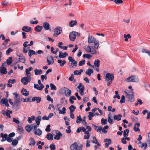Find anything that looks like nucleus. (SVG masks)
Segmentation results:
<instances>
[{
    "label": "nucleus",
    "instance_id": "obj_1",
    "mask_svg": "<svg viewBox=\"0 0 150 150\" xmlns=\"http://www.w3.org/2000/svg\"><path fill=\"white\" fill-rule=\"evenodd\" d=\"M125 93L127 95L126 97L128 99L129 101L132 102L134 101V93L133 91L125 90Z\"/></svg>",
    "mask_w": 150,
    "mask_h": 150
},
{
    "label": "nucleus",
    "instance_id": "obj_2",
    "mask_svg": "<svg viewBox=\"0 0 150 150\" xmlns=\"http://www.w3.org/2000/svg\"><path fill=\"white\" fill-rule=\"evenodd\" d=\"M105 77L106 78L105 81H106L107 85L109 86L111 84L112 81L114 79V75L108 73L106 74Z\"/></svg>",
    "mask_w": 150,
    "mask_h": 150
},
{
    "label": "nucleus",
    "instance_id": "obj_3",
    "mask_svg": "<svg viewBox=\"0 0 150 150\" xmlns=\"http://www.w3.org/2000/svg\"><path fill=\"white\" fill-rule=\"evenodd\" d=\"M82 144L78 146L77 143L75 142L70 146V149L71 150H82Z\"/></svg>",
    "mask_w": 150,
    "mask_h": 150
},
{
    "label": "nucleus",
    "instance_id": "obj_4",
    "mask_svg": "<svg viewBox=\"0 0 150 150\" xmlns=\"http://www.w3.org/2000/svg\"><path fill=\"white\" fill-rule=\"evenodd\" d=\"M31 76H28L23 77L21 80V81L23 84L26 85L31 81Z\"/></svg>",
    "mask_w": 150,
    "mask_h": 150
},
{
    "label": "nucleus",
    "instance_id": "obj_5",
    "mask_svg": "<svg viewBox=\"0 0 150 150\" xmlns=\"http://www.w3.org/2000/svg\"><path fill=\"white\" fill-rule=\"evenodd\" d=\"M127 81H131L133 82H137L139 81L138 77L136 76H131L129 78L126 79Z\"/></svg>",
    "mask_w": 150,
    "mask_h": 150
},
{
    "label": "nucleus",
    "instance_id": "obj_6",
    "mask_svg": "<svg viewBox=\"0 0 150 150\" xmlns=\"http://www.w3.org/2000/svg\"><path fill=\"white\" fill-rule=\"evenodd\" d=\"M61 107V105L60 104H58L57 105L56 110H58L59 113L62 114H64L66 113V108L65 107L63 108L62 110L60 109Z\"/></svg>",
    "mask_w": 150,
    "mask_h": 150
},
{
    "label": "nucleus",
    "instance_id": "obj_7",
    "mask_svg": "<svg viewBox=\"0 0 150 150\" xmlns=\"http://www.w3.org/2000/svg\"><path fill=\"white\" fill-rule=\"evenodd\" d=\"M62 31V28L60 27H58L55 28L54 30V33L53 35L57 37L58 35L61 33Z\"/></svg>",
    "mask_w": 150,
    "mask_h": 150
},
{
    "label": "nucleus",
    "instance_id": "obj_8",
    "mask_svg": "<svg viewBox=\"0 0 150 150\" xmlns=\"http://www.w3.org/2000/svg\"><path fill=\"white\" fill-rule=\"evenodd\" d=\"M47 62H48V65L52 64L54 63V59L52 56H49L47 57Z\"/></svg>",
    "mask_w": 150,
    "mask_h": 150
},
{
    "label": "nucleus",
    "instance_id": "obj_9",
    "mask_svg": "<svg viewBox=\"0 0 150 150\" xmlns=\"http://www.w3.org/2000/svg\"><path fill=\"white\" fill-rule=\"evenodd\" d=\"M140 126V124L139 122L136 123L134 125L133 129L135 132H139L140 131V129L139 127Z\"/></svg>",
    "mask_w": 150,
    "mask_h": 150
},
{
    "label": "nucleus",
    "instance_id": "obj_10",
    "mask_svg": "<svg viewBox=\"0 0 150 150\" xmlns=\"http://www.w3.org/2000/svg\"><path fill=\"white\" fill-rule=\"evenodd\" d=\"M104 141L105 142H106L105 144V147L106 148L108 147L109 145L112 143L111 140L110 139H105Z\"/></svg>",
    "mask_w": 150,
    "mask_h": 150
},
{
    "label": "nucleus",
    "instance_id": "obj_11",
    "mask_svg": "<svg viewBox=\"0 0 150 150\" xmlns=\"http://www.w3.org/2000/svg\"><path fill=\"white\" fill-rule=\"evenodd\" d=\"M138 145L141 148H143L144 147V149L145 150L147 147V144L145 143H142L141 142H140L138 143Z\"/></svg>",
    "mask_w": 150,
    "mask_h": 150
},
{
    "label": "nucleus",
    "instance_id": "obj_12",
    "mask_svg": "<svg viewBox=\"0 0 150 150\" xmlns=\"http://www.w3.org/2000/svg\"><path fill=\"white\" fill-rule=\"evenodd\" d=\"M68 60L70 62H71V64H73L74 67H76L77 65V62L75 61L74 59H73L71 57H68Z\"/></svg>",
    "mask_w": 150,
    "mask_h": 150
},
{
    "label": "nucleus",
    "instance_id": "obj_13",
    "mask_svg": "<svg viewBox=\"0 0 150 150\" xmlns=\"http://www.w3.org/2000/svg\"><path fill=\"white\" fill-rule=\"evenodd\" d=\"M69 38L71 41H74L75 40L76 38L75 35L74 33V31L71 32L69 33Z\"/></svg>",
    "mask_w": 150,
    "mask_h": 150
},
{
    "label": "nucleus",
    "instance_id": "obj_14",
    "mask_svg": "<svg viewBox=\"0 0 150 150\" xmlns=\"http://www.w3.org/2000/svg\"><path fill=\"white\" fill-rule=\"evenodd\" d=\"M68 55V53L66 52L63 53V52L61 51L59 52V57L60 58H64Z\"/></svg>",
    "mask_w": 150,
    "mask_h": 150
},
{
    "label": "nucleus",
    "instance_id": "obj_15",
    "mask_svg": "<svg viewBox=\"0 0 150 150\" xmlns=\"http://www.w3.org/2000/svg\"><path fill=\"white\" fill-rule=\"evenodd\" d=\"M31 29V28L30 27H28L27 26H25L22 28V30L24 31L28 32L30 31Z\"/></svg>",
    "mask_w": 150,
    "mask_h": 150
},
{
    "label": "nucleus",
    "instance_id": "obj_16",
    "mask_svg": "<svg viewBox=\"0 0 150 150\" xmlns=\"http://www.w3.org/2000/svg\"><path fill=\"white\" fill-rule=\"evenodd\" d=\"M41 100V99L40 97L35 96L32 98V101L34 102L36 100L37 103H39L40 102Z\"/></svg>",
    "mask_w": 150,
    "mask_h": 150
},
{
    "label": "nucleus",
    "instance_id": "obj_17",
    "mask_svg": "<svg viewBox=\"0 0 150 150\" xmlns=\"http://www.w3.org/2000/svg\"><path fill=\"white\" fill-rule=\"evenodd\" d=\"M64 89L65 96H69L71 95V91L67 88H64Z\"/></svg>",
    "mask_w": 150,
    "mask_h": 150
},
{
    "label": "nucleus",
    "instance_id": "obj_18",
    "mask_svg": "<svg viewBox=\"0 0 150 150\" xmlns=\"http://www.w3.org/2000/svg\"><path fill=\"white\" fill-rule=\"evenodd\" d=\"M21 92L22 94L25 96H28L29 94L28 91H27L25 88H23L21 90Z\"/></svg>",
    "mask_w": 150,
    "mask_h": 150
},
{
    "label": "nucleus",
    "instance_id": "obj_19",
    "mask_svg": "<svg viewBox=\"0 0 150 150\" xmlns=\"http://www.w3.org/2000/svg\"><path fill=\"white\" fill-rule=\"evenodd\" d=\"M33 125H34V124H32L31 125H27L25 127V129L26 131L29 132H30L31 130L33 129Z\"/></svg>",
    "mask_w": 150,
    "mask_h": 150
},
{
    "label": "nucleus",
    "instance_id": "obj_20",
    "mask_svg": "<svg viewBox=\"0 0 150 150\" xmlns=\"http://www.w3.org/2000/svg\"><path fill=\"white\" fill-rule=\"evenodd\" d=\"M15 80L14 79L12 80L11 79L9 80L7 84V86L9 87H11L12 86V84L14 83L15 82Z\"/></svg>",
    "mask_w": 150,
    "mask_h": 150
},
{
    "label": "nucleus",
    "instance_id": "obj_21",
    "mask_svg": "<svg viewBox=\"0 0 150 150\" xmlns=\"http://www.w3.org/2000/svg\"><path fill=\"white\" fill-rule=\"evenodd\" d=\"M96 39L93 36H89L88 38V43H93L95 40Z\"/></svg>",
    "mask_w": 150,
    "mask_h": 150
},
{
    "label": "nucleus",
    "instance_id": "obj_22",
    "mask_svg": "<svg viewBox=\"0 0 150 150\" xmlns=\"http://www.w3.org/2000/svg\"><path fill=\"white\" fill-rule=\"evenodd\" d=\"M34 87L35 88L38 90L42 91L43 89V88L44 87V85H41L40 87L38 84H34Z\"/></svg>",
    "mask_w": 150,
    "mask_h": 150
},
{
    "label": "nucleus",
    "instance_id": "obj_23",
    "mask_svg": "<svg viewBox=\"0 0 150 150\" xmlns=\"http://www.w3.org/2000/svg\"><path fill=\"white\" fill-rule=\"evenodd\" d=\"M43 26L45 30H48L50 29V24L47 22H45L43 24Z\"/></svg>",
    "mask_w": 150,
    "mask_h": 150
},
{
    "label": "nucleus",
    "instance_id": "obj_24",
    "mask_svg": "<svg viewBox=\"0 0 150 150\" xmlns=\"http://www.w3.org/2000/svg\"><path fill=\"white\" fill-rule=\"evenodd\" d=\"M93 43H94V46L95 48L97 49L99 45V42L98 40L96 39L94 40Z\"/></svg>",
    "mask_w": 150,
    "mask_h": 150
},
{
    "label": "nucleus",
    "instance_id": "obj_25",
    "mask_svg": "<svg viewBox=\"0 0 150 150\" xmlns=\"http://www.w3.org/2000/svg\"><path fill=\"white\" fill-rule=\"evenodd\" d=\"M122 117L121 114H118V115H115L114 117V119L115 120H117L119 121L121 120V118Z\"/></svg>",
    "mask_w": 150,
    "mask_h": 150
},
{
    "label": "nucleus",
    "instance_id": "obj_26",
    "mask_svg": "<svg viewBox=\"0 0 150 150\" xmlns=\"http://www.w3.org/2000/svg\"><path fill=\"white\" fill-rule=\"evenodd\" d=\"M93 69L90 68L88 69L86 71L85 74L86 75L90 76L92 73H93Z\"/></svg>",
    "mask_w": 150,
    "mask_h": 150
},
{
    "label": "nucleus",
    "instance_id": "obj_27",
    "mask_svg": "<svg viewBox=\"0 0 150 150\" xmlns=\"http://www.w3.org/2000/svg\"><path fill=\"white\" fill-rule=\"evenodd\" d=\"M42 130L39 129H37L36 130H35L34 132L35 134L38 136L42 134Z\"/></svg>",
    "mask_w": 150,
    "mask_h": 150
},
{
    "label": "nucleus",
    "instance_id": "obj_28",
    "mask_svg": "<svg viewBox=\"0 0 150 150\" xmlns=\"http://www.w3.org/2000/svg\"><path fill=\"white\" fill-rule=\"evenodd\" d=\"M93 140L92 142L93 143L96 144H97V146H100V144L98 143L97 140L96 139V137H93Z\"/></svg>",
    "mask_w": 150,
    "mask_h": 150
},
{
    "label": "nucleus",
    "instance_id": "obj_29",
    "mask_svg": "<svg viewBox=\"0 0 150 150\" xmlns=\"http://www.w3.org/2000/svg\"><path fill=\"white\" fill-rule=\"evenodd\" d=\"M43 28V26H40L39 25L36 26L35 29V30L37 32H40Z\"/></svg>",
    "mask_w": 150,
    "mask_h": 150
},
{
    "label": "nucleus",
    "instance_id": "obj_30",
    "mask_svg": "<svg viewBox=\"0 0 150 150\" xmlns=\"http://www.w3.org/2000/svg\"><path fill=\"white\" fill-rule=\"evenodd\" d=\"M28 54L29 56L30 57H31L33 54H35V55H37V53L35 51L32 50H29Z\"/></svg>",
    "mask_w": 150,
    "mask_h": 150
},
{
    "label": "nucleus",
    "instance_id": "obj_31",
    "mask_svg": "<svg viewBox=\"0 0 150 150\" xmlns=\"http://www.w3.org/2000/svg\"><path fill=\"white\" fill-rule=\"evenodd\" d=\"M83 72V70L82 69H80L79 71L75 70L74 71V73L75 75H79L81 74V73Z\"/></svg>",
    "mask_w": 150,
    "mask_h": 150
},
{
    "label": "nucleus",
    "instance_id": "obj_32",
    "mask_svg": "<svg viewBox=\"0 0 150 150\" xmlns=\"http://www.w3.org/2000/svg\"><path fill=\"white\" fill-rule=\"evenodd\" d=\"M46 138L49 140H52L53 139V136L51 133H48L46 135Z\"/></svg>",
    "mask_w": 150,
    "mask_h": 150
},
{
    "label": "nucleus",
    "instance_id": "obj_33",
    "mask_svg": "<svg viewBox=\"0 0 150 150\" xmlns=\"http://www.w3.org/2000/svg\"><path fill=\"white\" fill-rule=\"evenodd\" d=\"M62 135V134L60 132L57 133L56 135L54 137V139L57 140H59L60 138V136Z\"/></svg>",
    "mask_w": 150,
    "mask_h": 150
},
{
    "label": "nucleus",
    "instance_id": "obj_34",
    "mask_svg": "<svg viewBox=\"0 0 150 150\" xmlns=\"http://www.w3.org/2000/svg\"><path fill=\"white\" fill-rule=\"evenodd\" d=\"M17 130L18 133L20 134H23L24 131L23 128L21 127H18L17 128Z\"/></svg>",
    "mask_w": 150,
    "mask_h": 150
},
{
    "label": "nucleus",
    "instance_id": "obj_35",
    "mask_svg": "<svg viewBox=\"0 0 150 150\" xmlns=\"http://www.w3.org/2000/svg\"><path fill=\"white\" fill-rule=\"evenodd\" d=\"M57 62L60 64L59 65L61 67H63L66 63V62L65 60L62 61L61 59L58 60L57 61Z\"/></svg>",
    "mask_w": 150,
    "mask_h": 150
},
{
    "label": "nucleus",
    "instance_id": "obj_36",
    "mask_svg": "<svg viewBox=\"0 0 150 150\" xmlns=\"http://www.w3.org/2000/svg\"><path fill=\"white\" fill-rule=\"evenodd\" d=\"M19 103L14 102V104L13 105V108L16 109V110H17L19 108L20 104Z\"/></svg>",
    "mask_w": 150,
    "mask_h": 150
},
{
    "label": "nucleus",
    "instance_id": "obj_37",
    "mask_svg": "<svg viewBox=\"0 0 150 150\" xmlns=\"http://www.w3.org/2000/svg\"><path fill=\"white\" fill-rule=\"evenodd\" d=\"M7 72L6 69L5 67H3L0 69V73L3 74H5Z\"/></svg>",
    "mask_w": 150,
    "mask_h": 150
},
{
    "label": "nucleus",
    "instance_id": "obj_38",
    "mask_svg": "<svg viewBox=\"0 0 150 150\" xmlns=\"http://www.w3.org/2000/svg\"><path fill=\"white\" fill-rule=\"evenodd\" d=\"M93 126L94 127V129L96 131L98 132L101 133V130H102V127H98L94 125H93Z\"/></svg>",
    "mask_w": 150,
    "mask_h": 150
},
{
    "label": "nucleus",
    "instance_id": "obj_39",
    "mask_svg": "<svg viewBox=\"0 0 150 150\" xmlns=\"http://www.w3.org/2000/svg\"><path fill=\"white\" fill-rule=\"evenodd\" d=\"M111 114L109 113L108 115V121L110 124H112L113 123L112 119L111 117Z\"/></svg>",
    "mask_w": 150,
    "mask_h": 150
},
{
    "label": "nucleus",
    "instance_id": "obj_40",
    "mask_svg": "<svg viewBox=\"0 0 150 150\" xmlns=\"http://www.w3.org/2000/svg\"><path fill=\"white\" fill-rule=\"evenodd\" d=\"M83 48L87 52H90L91 51V47L89 46H85L83 47Z\"/></svg>",
    "mask_w": 150,
    "mask_h": 150
},
{
    "label": "nucleus",
    "instance_id": "obj_41",
    "mask_svg": "<svg viewBox=\"0 0 150 150\" xmlns=\"http://www.w3.org/2000/svg\"><path fill=\"white\" fill-rule=\"evenodd\" d=\"M41 118V117L39 116L37 117L35 119V122L37 125H40Z\"/></svg>",
    "mask_w": 150,
    "mask_h": 150
},
{
    "label": "nucleus",
    "instance_id": "obj_42",
    "mask_svg": "<svg viewBox=\"0 0 150 150\" xmlns=\"http://www.w3.org/2000/svg\"><path fill=\"white\" fill-rule=\"evenodd\" d=\"M30 142L29 145L30 146H33L35 144V142L34 139L33 138H31L30 139Z\"/></svg>",
    "mask_w": 150,
    "mask_h": 150
},
{
    "label": "nucleus",
    "instance_id": "obj_43",
    "mask_svg": "<svg viewBox=\"0 0 150 150\" xmlns=\"http://www.w3.org/2000/svg\"><path fill=\"white\" fill-rule=\"evenodd\" d=\"M69 26L71 27H73L77 24L76 21L72 20L69 23Z\"/></svg>",
    "mask_w": 150,
    "mask_h": 150
},
{
    "label": "nucleus",
    "instance_id": "obj_44",
    "mask_svg": "<svg viewBox=\"0 0 150 150\" xmlns=\"http://www.w3.org/2000/svg\"><path fill=\"white\" fill-rule=\"evenodd\" d=\"M35 75H40L42 73V71L41 69H36L34 70Z\"/></svg>",
    "mask_w": 150,
    "mask_h": 150
},
{
    "label": "nucleus",
    "instance_id": "obj_45",
    "mask_svg": "<svg viewBox=\"0 0 150 150\" xmlns=\"http://www.w3.org/2000/svg\"><path fill=\"white\" fill-rule=\"evenodd\" d=\"M129 132V130L128 129L125 130L123 132V136L125 137H127L128 135Z\"/></svg>",
    "mask_w": 150,
    "mask_h": 150
},
{
    "label": "nucleus",
    "instance_id": "obj_46",
    "mask_svg": "<svg viewBox=\"0 0 150 150\" xmlns=\"http://www.w3.org/2000/svg\"><path fill=\"white\" fill-rule=\"evenodd\" d=\"M19 59L20 61L22 63H25V58L24 56L22 55L19 56Z\"/></svg>",
    "mask_w": 150,
    "mask_h": 150
},
{
    "label": "nucleus",
    "instance_id": "obj_47",
    "mask_svg": "<svg viewBox=\"0 0 150 150\" xmlns=\"http://www.w3.org/2000/svg\"><path fill=\"white\" fill-rule=\"evenodd\" d=\"M100 61L99 59L95 60L94 62V65L98 67L100 66Z\"/></svg>",
    "mask_w": 150,
    "mask_h": 150
},
{
    "label": "nucleus",
    "instance_id": "obj_48",
    "mask_svg": "<svg viewBox=\"0 0 150 150\" xmlns=\"http://www.w3.org/2000/svg\"><path fill=\"white\" fill-rule=\"evenodd\" d=\"M12 58L11 57H9L8 59L6 60V62L8 65H10L12 62Z\"/></svg>",
    "mask_w": 150,
    "mask_h": 150
},
{
    "label": "nucleus",
    "instance_id": "obj_49",
    "mask_svg": "<svg viewBox=\"0 0 150 150\" xmlns=\"http://www.w3.org/2000/svg\"><path fill=\"white\" fill-rule=\"evenodd\" d=\"M12 113V112L11 111L9 110H7L5 112V114L9 118H10L11 116L10 115V114H11Z\"/></svg>",
    "mask_w": 150,
    "mask_h": 150
},
{
    "label": "nucleus",
    "instance_id": "obj_50",
    "mask_svg": "<svg viewBox=\"0 0 150 150\" xmlns=\"http://www.w3.org/2000/svg\"><path fill=\"white\" fill-rule=\"evenodd\" d=\"M82 121V119L81 117V116L79 115L77 117L76 122L77 123H80Z\"/></svg>",
    "mask_w": 150,
    "mask_h": 150
},
{
    "label": "nucleus",
    "instance_id": "obj_51",
    "mask_svg": "<svg viewBox=\"0 0 150 150\" xmlns=\"http://www.w3.org/2000/svg\"><path fill=\"white\" fill-rule=\"evenodd\" d=\"M61 102L62 104H67V101L65 99V97H63L61 99Z\"/></svg>",
    "mask_w": 150,
    "mask_h": 150
},
{
    "label": "nucleus",
    "instance_id": "obj_52",
    "mask_svg": "<svg viewBox=\"0 0 150 150\" xmlns=\"http://www.w3.org/2000/svg\"><path fill=\"white\" fill-rule=\"evenodd\" d=\"M7 101V98H3L0 101V103L4 104H5Z\"/></svg>",
    "mask_w": 150,
    "mask_h": 150
},
{
    "label": "nucleus",
    "instance_id": "obj_53",
    "mask_svg": "<svg viewBox=\"0 0 150 150\" xmlns=\"http://www.w3.org/2000/svg\"><path fill=\"white\" fill-rule=\"evenodd\" d=\"M83 58H85L86 57L89 59H90L92 57V56L88 54H84L83 56Z\"/></svg>",
    "mask_w": 150,
    "mask_h": 150
},
{
    "label": "nucleus",
    "instance_id": "obj_54",
    "mask_svg": "<svg viewBox=\"0 0 150 150\" xmlns=\"http://www.w3.org/2000/svg\"><path fill=\"white\" fill-rule=\"evenodd\" d=\"M107 120L106 119L102 118L101 120V124L102 125H106L107 124Z\"/></svg>",
    "mask_w": 150,
    "mask_h": 150
},
{
    "label": "nucleus",
    "instance_id": "obj_55",
    "mask_svg": "<svg viewBox=\"0 0 150 150\" xmlns=\"http://www.w3.org/2000/svg\"><path fill=\"white\" fill-rule=\"evenodd\" d=\"M51 88V89L52 90H56L57 88L56 86L52 83H50V84Z\"/></svg>",
    "mask_w": 150,
    "mask_h": 150
},
{
    "label": "nucleus",
    "instance_id": "obj_56",
    "mask_svg": "<svg viewBox=\"0 0 150 150\" xmlns=\"http://www.w3.org/2000/svg\"><path fill=\"white\" fill-rule=\"evenodd\" d=\"M76 107L74 105H72L70 106L69 107V109L70 110V111L71 112V110H72L73 111V112H74L75 110L76 109Z\"/></svg>",
    "mask_w": 150,
    "mask_h": 150
},
{
    "label": "nucleus",
    "instance_id": "obj_57",
    "mask_svg": "<svg viewBox=\"0 0 150 150\" xmlns=\"http://www.w3.org/2000/svg\"><path fill=\"white\" fill-rule=\"evenodd\" d=\"M18 141L16 139H14L12 141V144L13 146H16L18 143Z\"/></svg>",
    "mask_w": 150,
    "mask_h": 150
},
{
    "label": "nucleus",
    "instance_id": "obj_58",
    "mask_svg": "<svg viewBox=\"0 0 150 150\" xmlns=\"http://www.w3.org/2000/svg\"><path fill=\"white\" fill-rule=\"evenodd\" d=\"M49 147L51 150H55V149L56 148L55 147V145L53 143L51 144L50 145Z\"/></svg>",
    "mask_w": 150,
    "mask_h": 150
},
{
    "label": "nucleus",
    "instance_id": "obj_59",
    "mask_svg": "<svg viewBox=\"0 0 150 150\" xmlns=\"http://www.w3.org/2000/svg\"><path fill=\"white\" fill-rule=\"evenodd\" d=\"M85 64V61L84 59H83L79 61V66H82L84 65Z\"/></svg>",
    "mask_w": 150,
    "mask_h": 150
},
{
    "label": "nucleus",
    "instance_id": "obj_60",
    "mask_svg": "<svg viewBox=\"0 0 150 150\" xmlns=\"http://www.w3.org/2000/svg\"><path fill=\"white\" fill-rule=\"evenodd\" d=\"M125 102V97L124 95L122 96H121V99L120 101V102L121 103H124Z\"/></svg>",
    "mask_w": 150,
    "mask_h": 150
},
{
    "label": "nucleus",
    "instance_id": "obj_61",
    "mask_svg": "<svg viewBox=\"0 0 150 150\" xmlns=\"http://www.w3.org/2000/svg\"><path fill=\"white\" fill-rule=\"evenodd\" d=\"M51 126L50 125H48L46 128L45 129V130L47 132H49L51 131V129L50 128Z\"/></svg>",
    "mask_w": 150,
    "mask_h": 150
},
{
    "label": "nucleus",
    "instance_id": "obj_62",
    "mask_svg": "<svg viewBox=\"0 0 150 150\" xmlns=\"http://www.w3.org/2000/svg\"><path fill=\"white\" fill-rule=\"evenodd\" d=\"M77 88L79 89V91H80L81 89H83V90H84V86L82 85V84L81 83H80L79 84Z\"/></svg>",
    "mask_w": 150,
    "mask_h": 150
},
{
    "label": "nucleus",
    "instance_id": "obj_63",
    "mask_svg": "<svg viewBox=\"0 0 150 150\" xmlns=\"http://www.w3.org/2000/svg\"><path fill=\"white\" fill-rule=\"evenodd\" d=\"M13 51V50L10 48H8V49L6 51V55H8L11 52H12Z\"/></svg>",
    "mask_w": 150,
    "mask_h": 150
},
{
    "label": "nucleus",
    "instance_id": "obj_64",
    "mask_svg": "<svg viewBox=\"0 0 150 150\" xmlns=\"http://www.w3.org/2000/svg\"><path fill=\"white\" fill-rule=\"evenodd\" d=\"M1 4L4 7H6L8 5V3L6 1L2 2Z\"/></svg>",
    "mask_w": 150,
    "mask_h": 150
}]
</instances>
